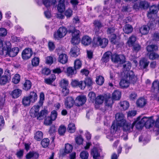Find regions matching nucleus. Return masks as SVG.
Returning <instances> with one entry per match:
<instances>
[{"label": "nucleus", "mask_w": 159, "mask_h": 159, "mask_svg": "<svg viewBox=\"0 0 159 159\" xmlns=\"http://www.w3.org/2000/svg\"><path fill=\"white\" fill-rule=\"evenodd\" d=\"M39 58L35 57L32 60V64L34 66H36L39 65Z\"/></svg>", "instance_id": "nucleus-57"}, {"label": "nucleus", "mask_w": 159, "mask_h": 159, "mask_svg": "<svg viewBox=\"0 0 159 159\" xmlns=\"http://www.w3.org/2000/svg\"><path fill=\"white\" fill-rule=\"evenodd\" d=\"M10 72L8 69L6 70L5 71L4 75L0 77V84L4 85L10 80L11 77Z\"/></svg>", "instance_id": "nucleus-7"}, {"label": "nucleus", "mask_w": 159, "mask_h": 159, "mask_svg": "<svg viewBox=\"0 0 159 159\" xmlns=\"http://www.w3.org/2000/svg\"><path fill=\"white\" fill-rule=\"evenodd\" d=\"M104 80L103 77L102 76H99L96 77V81L97 83L100 85L102 84L104 82Z\"/></svg>", "instance_id": "nucleus-48"}, {"label": "nucleus", "mask_w": 159, "mask_h": 159, "mask_svg": "<svg viewBox=\"0 0 159 159\" xmlns=\"http://www.w3.org/2000/svg\"><path fill=\"white\" fill-rule=\"evenodd\" d=\"M34 139L38 141H40L43 138V133L41 131H38L34 134Z\"/></svg>", "instance_id": "nucleus-37"}, {"label": "nucleus", "mask_w": 159, "mask_h": 159, "mask_svg": "<svg viewBox=\"0 0 159 159\" xmlns=\"http://www.w3.org/2000/svg\"><path fill=\"white\" fill-rule=\"evenodd\" d=\"M149 6V4L147 1H141L140 2L139 7L140 8L143 9H147L148 7Z\"/></svg>", "instance_id": "nucleus-36"}, {"label": "nucleus", "mask_w": 159, "mask_h": 159, "mask_svg": "<svg viewBox=\"0 0 159 159\" xmlns=\"http://www.w3.org/2000/svg\"><path fill=\"white\" fill-rule=\"evenodd\" d=\"M75 102L72 97H68L65 99L64 104L66 108H70L73 107Z\"/></svg>", "instance_id": "nucleus-14"}, {"label": "nucleus", "mask_w": 159, "mask_h": 159, "mask_svg": "<svg viewBox=\"0 0 159 159\" xmlns=\"http://www.w3.org/2000/svg\"><path fill=\"white\" fill-rule=\"evenodd\" d=\"M154 122V120L152 119L146 117H144L137 123L136 127L138 129H141L144 126L146 127L150 128L153 125Z\"/></svg>", "instance_id": "nucleus-4"}, {"label": "nucleus", "mask_w": 159, "mask_h": 159, "mask_svg": "<svg viewBox=\"0 0 159 159\" xmlns=\"http://www.w3.org/2000/svg\"><path fill=\"white\" fill-rule=\"evenodd\" d=\"M39 157V154L36 152H30L28 153L26 155V158L27 159H38Z\"/></svg>", "instance_id": "nucleus-27"}, {"label": "nucleus", "mask_w": 159, "mask_h": 159, "mask_svg": "<svg viewBox=\"0 0 159 159\" xmlns=\"http://www.w3.org/2000/svg\"><path fill=\"white\" fill-rule=\"evenodd\" d=\"M69 82L66 79H63L60 81L59 85L62 88L67 87Z\"/></svg>", "instance_id": "nucleus-34"}, {"label": "nucleus", "mask_w": 159, "mask_h": 159, "mask_svg": "<svg viewBox=\"0 0 159 159\" xmlns=\"http://www.w3.org/2000/svg\"><path fill=\"white\" fill-rule=\"evenodd\" d=\"M7 34V31L6 29L4 28H0V36L5 37Z\"/></svg>", "instance_id": "nucleus-53"}, {"label": "nucleus", "mask_w": 159, "mask_h": 159, "mask_svg": "<svg viewBox=\"0 0 159 159\" xmlns=\"http://www.w3.org/2000/svg\"><path fill=\"white\" fill-rule=\"evenodd\" d=\"M28 97L32 102H34L37 100L38 98L36 93L34 92H31Z\"/></svg>", "instance_id": "nucleus-33"}, {"label": "nucleus", "mask_w": 159, "mask_h": 159, "mask_svg": "<svg viewBox=\"0 0 159 159\" xmlns=\"http://www.w3.org/2000/svg\"><path fill=\"white\" fill-rule=\"evenodd\" d=\"M93 24L95 25V30L96 32H98L100 28L102 27V24L101 22L99 21L96 20L94 21Z\"/></svg>", "instance_id": "nucleus-43"}, {"label": "nucleus", "mask_w": 159, "mask_h": 159, "mask_svg": "<svg viewBox=\"0 0 159 159\" xmlns=\"http://www.w3.org/2000/svg\"><path fill=\"white\" fill-rule=\"evenodd\" d=\"M133 30V28L132 26L129 24L125 25L123 29L124 32L127 34L131 33Z\"/></svg>", "instance_id": "nucleus-32"}, {"label": "nucleus", "mask_w": 159, "mask_h": 159, "mask_svg": "<svg viewBox=\"0 0 159 159\" xmlns=\"http://www.w3.org/2000/svg\"><path fill=\"white\" fill-rule=\"evenodd\" d=\"M159 57V55L157 53L154 52H151L149 55V58L152 60L157 59Z\"/></svg>", "instance_id": "nucleus-46"}, {"label": "nucleus", "mask_w": 159, "mask_h": 159, "mask_svg": "<svg viewBox=\"0 0 159 159\" xmlns=\"http://www.w3.org/2000/svg\"><path fill=\"white\" fill-rule=\"evenodd\" d=\"M146 50L149 52H152L156 51L158 50L157 45L155 44L149 45L146 47Z\"/></svg>", "instance_id": "nucleus-26"}, {"label": "nucleus", "mask_w": 159, "mask_h": 159, "mask_svg": "<svg viewBox=\"0 0 159 159\" xmlns=\"http://www.w3.org/2000/svg\"><path fill=\"white\" fill-rule=\"evenodd\" d=\"M66 130V128L65 126L63 125H61L58 129L59 134L61 136L64 135Z\"/></svg>", "instance_id": "nucleus-41"}, {"label": "nucleus", "mask_w": 159, "mask_h": 159, "mask_svg": "<svg viewBox=\"0 0 159 159\" xmlns=\"http://www.w3.org/2000/svg\"><path fill=\"white\" fill-rule=\"evenodd\" d=\"M83 139L81 135H80L75 138L76 143L78 144H82L83 141Z\"/></svg>", "instance_id": "nucleus-59"}, {"label": "nucleus", "mask_w": 159, "mask_h": 159, "mask_svg": "<svg viewBox=\"0 0 159 159\" xmlns=\"http://www.w3.org/2000/svg\"><path fill=\"white\" fill-rule=\"evenodd\" d=\"M149 30L150 28L148 26L144 25L140 28V32L142 34H146L148 33Z\"/></svg>", "instance_id": "nucleus-30"}, {"label": "nucleus", "mask_w": 159, "mask_h": 159, "mask_svg": "<svg viewBox=\"0 0 159 159\" xmlns=\"http://www.w3.org/2000/svg\"><path fill=\"white\" fill-rule=\"evenodd\" d=\"M30 102H31L28 96L24 97L22 99V104L24 106L30 105Z\"/></svg>", "instance_id": "nucleus-38"}, {"label": "nucleus", "mask_w": 159, "mask_h": 159, "mask_svg": "<svg viewBox=\"0 0 159 159\" xmlns=\"http://www.w3.org/2000/svg\"><path fill=\"white\" fill-rule=\"evenodd\" d=\"M73 149V147L72 145L67 144L65 145V149L64 152L66 153H70Z\"/></svg>", "instance_id": "nucleus-49"}, {"label": "nucleus", "mask_w": 159, "mask_h": 159, "mask_svg": "<svg viewBox=\"0 0 159 159\" xmlns=\"http://www.w3.org/2000/svg\"><path fill=\"white\" fill-rule=\"evenodd\" d=\"M120 107L121 110H127L129 106V103L126 101L120 102Z\"/></svg>", "instance_id": "nucleus-31"}, {"label": "nucleus", "mask_w": 159, "mask_h": 159, "mask_svg": "<svg viewBox=\"0 0 159 159\" xmlns=\"http://www.w3.org/2000/svg\"><path fill=\"white\" fill-rule=\"evenodd\" d=\"M124 115L121 113H117L115 115V118L118 122V124L120 126H122L125 122V120L124 119Z\"/></svg>", "instance_id": "nucleus-16"}, {"label": "nucleus", "mask_w": 159, "mask_h": 159, "mask_svg": "<svg viewBox=\"0 0 159 159\" xmlns=\"http://www.w3.org/2000/svg\"><path fill=\"white\" fill-rule=\"evenodd\" d=\"M19 51V49L18 47H15L8 50L7 54L10 57H14L17 54Z\"/></svg>", "instance_id": "nucleus-20"}, {"label": "nucleus", "mask_w": 159, "mask_h": 159, "mask_svg": "<svg viewBox=\"0 0 159 159\" xmlns=\"http://www.w3.org/2000/svg\"><path fill=\"white\" fill-rule=\"evenodd\" d=\"M53 62V57L51 56H48L46 58V63L47 64L51 65Z\"/></svg>", "instance_id": "nucleus-60"}, {"label": "nucleus", "mask_w": 159, "mask_h": 159, "mask_svg": "<svg viewBox=\"0 0 159 159\" xmlns=\"http://www.w3.org/2000/svg\"><path fill=\"white\" fill-rule=\"evenodd\" d=\"M104 99L105 97L103 96H98L95 99V103L98 104H102L103 102Z\"/></svg>", "instance_id": "nucleus-42"}, {"label": "nucleus", "mask_w": 159, "mask_h": 159, "mask_svg": "<svg viewBox=\"0 0 159 159\" xmlns=\"http://www.w3.org/2000/svg\"><path fill=\"white\" fill-rule=\"evenodd\" d=\"M67 32V30L65 27H60L57 31V32L54 33V37L57 39L62 38L66 35Z\"/></svg>", "instance_id": "nucleus-8"}, {"label": "nucleus", "mask_w": 159, "mask_h": 159, "mask_svg": "<svg viewBox=\"0 0 159 159\" xmlns=\"http://www.w3.org/2000/svg\"><path fill=\"white\" fill-rule=\"evenodd\" d=\"M151 91L152 92L157 94L159 92V81H154L152 84Z\"/></svg>", "instance_id": "nucleus-17"}, {"label": "nucleus", "mask_w": 159, "mask_h": 159, "mask_svg": "<svg viewBox=\"0 0 159 159\" xmlns=\"http://www.w3.org/2000/svg\"><path fill=\"white\" fill-rule=\"evenodd\" d=\"M62 89L61 92L63 96L65 97L69 93V90L68 87Z\"/></svg>", "instance_id": "nucleus-61"}, {"label": "nucleus", "mask_w": 159, "mask_h": 159, "mask_svg": "<svg viewBox=\"0 0 159 159\" xmlns=\"http://www.w3.org/2000/svg\"><path fill=\"white\" fill-rule=\"evenodd\" d=\"M149 63V61H147L145 58L141 59L139 62V66L142 69H146L148 66Z\"/></svg>", "instance_id": "nucleus-24"}, {"label": "nucleus", "mask_w": 159, "mask_h": 159, "mask_svg": "<svg viewBox=\"0 0 159 159\" xmlns=\"http://www.w3.org/2000/svg\"><path fill=\"white\" fill-rule=\"evenodd\" d=\"M56 79V76L54 75H52L51 77L45 79V82L48 84H51Z\"/></svg>", "instance_id": "nucleus-39"}, {"label": "nucleus", "mask_w": 159, "mask_h": 159, "mask_svg": "<svg viewBox=\"0 0 159 159\" xmlns=\"http://www.w3.org/2000/svg\"><path fill=\"white\" fill-rule=\"evenodd\" d=\"M20 80V75L18 74L15 75L14 78L12 79V81L15 84H18Z\"/></svg>", "instance_id": "nucleus-54"}, {"label": "nucleus", "mask_w": 159, "mask_h": 159, "mask_svg": "<svg viewBox=\"0 0 159 159\" xmlns=\"http://www.w3.org/2000/svg\"><path fill=\"white\" fill-rule=\"evenodd\" d=\"M108 41L105 38H101L100 37H98L93 39V45L94 46H100L102 48H104L107 45Z\"/></svg>", "instance_id": "nucleus-5"}, {"label": "nucleus", "mask_w": 159, "mask_h": 159, "mask_svg": "<svg viewBox=\"0 0 159 159\" xmlns=\"http://www.w3.org/2000/svg\"><path fill=\"white\" fill-rule=\"evenodd\" d=\"M102 152L101 149L94 148L91 150V154L93 158H99L100 156V153Z\"/></svg>", "instance_id": "nucleus-21"}, {"label": "nucleus", "mask_w": 159, "mask_h": 159, "mask_svg": "<svg viewBox=\"0 0 159 159\" xmlns=\"http://www.w3.org/2000/svg\"><path fill=\"white\" fill-rule=\"evenodd\" d=\"M86 98L85 96L80 95L77 97L75 101L76 106L80 107L82 106L86 102Z\"/></svg>", "instance_id": "nucleus-10"}, {"label": "nucleus", "mask_w": 159, "mask_h": 159, "mask_svg": "<svg viewBox=\"0 0 159 159\" xmlns=\"http://www.w3.org/2000/svg\"><path fill=\"white\" fill-rule=\"evenodd\" d=\"M11 48V43L9 41H6L5 42L4 46L1 50H0V55H2L7 54L8 51L10 50Z\"/></svg>", "instance_id": "nucleus-12"}, {"label": "nucleus", "mask_w": 159, "mask_h": 159, "mask_svg": "<svg viewBox=\"0 0 159 159\" xmlns=\"http://www.w3.org/2000/svg\"><path fill=\"white\" fill-rule=\"evenodd\" d=\"M22 92L21 90L19 89H16L14 90L11 92V95L13 98H16L20 96Z\"/></svg>", "instance_id": "nucleus-25"}, {"label": "nucleus", "mask_w": 159, "mask_h": 159, "mask_svg": "<svg viewBox=\"0 0 159 159\" xmlns=\"http://www.w3.org/2000/svg\"><path fill=\"white\" fill-rule=\"evenodd\" d=\"M147 103V100L143 98H139L136 102L137 106L140 107H143L146 105Z\"/></svg>", "instance_id": "nucleus-23"}, {"label": "nucleus", "mask_w": 159, "mask_h": 159, "mask_svg": "<svg viewBox=\"0 0 159 159\" xmlns=\"http://www.w3.org/2000/svg\"><path fill=\"white\" fill-rule=\"evenodd\" d=\"M75 69L76 70L77 69H80L82 63L79 59L76 60L74 63Z\"/></svg>", "instance_id": "nucleus-51"}, {"label": "nucleus", "mask_w": 159, "mask_h": 159, "mask_svg": "<svg viewBox=\"0 0 159 159\" xmlns=\"http://www.w3.org/2000/svg\"><path fill=\"white\" fill-rule=\"evenodd\" d=\"M68 131L70 133H74L75 130V125L73 123L69 124L67 128Z\"/></svg>", "instance_id": "nucleus-45"}, {"label": "nucleus", "mask_w": 159, "mask_h": 159, "mask_svg": "<svg viewBox=\"0 0 159 159\" xmlns=\"http://www.w3.org/2000/svg\"><path fill=\"white\" fill-rule=\"evenodd\" d=\"M137 78L132 71L126 72L124 75V78L122 79L120 82V85L122 88H127L130 83L133 84L136 83Z\"/></svg>", "instance_id": "nucleus-1"}, {"label": "nucleus", "mask_w": 159, "mask_h": 159, "mask_svg": "<svg viewBox=\"0 0 159 159\" xmlns=\"http://www.w3.org/2000/svg\"><path fill=\"white\" fill-rule=\"evenodd\" d=\"M39 97L40 99L39 101V104L41 106L42 105L43 103V101L44 100V95L43 92L40 93Z\"/></svg>", "instance_id": "nucleus-62"}, {"label": "nucleus", "mask_w": 159, "mask_h": 159, "mask_svg": "<svg viewBox=\"0 0 159 159\" xmlns=\"http://www.w3.org/2000/svg\"><path fill=\"white\" fill-rule=\"evenodd\" d=\"M121 94L120 92L116 90L112 93L111 98V95L109 94L108 95H106L105 97L106 106L111 107L114 101L120 99L121 97Z\"/></svg>", "instance_id": "nucleus-3"}, {"label": "nucleus", "mask_w": 159, "mask_h": 159, "mask_svg": "<svg viewBox=\"0 0 159 159\" xmlns=\"http://www.w3.org/2000/svg\"><path fill=\"white\" fill-rule=\"evenodd\" d=\"M131 64L130 62H127L125 64L123 65L124 70L123 72L124 75H125V73L127 71H129V70L131 68Z\"/></svg>", "instance_id": "nucleus-44"}, {"label": "nucleus", "mask_w": 159, "mask_h": 159, "mask_svg": "<svg viewBox=\"0 0 159 159\" xmlns=\"http://www.w3.org/2000/svg\"><path fill=\"white\" fill-rule=\"evenodd\" d=\"M135 125V123L133 122L132 124L130 122L125 123L122 125L123 129L127 132L129 133L133 131V128Z\"/></svg>", "instance_id": "nucleus-11"}, {"label": "nucleus", "mask_w": 159, "mask_h": 159, "mask_svg": "<svg viewBox=\"0 0 159 159\" xmlns=\"http://www.w3.org/2000/svg\"><path fill=\"white\" fill-rule=\"evenodd\" d=\"M33 54V52L31 49L30 48H26L22 52V57L24 60H27L29 59Z\"/></svg>", "instance_id": "nucleus-9"}, {"label": "nucleus", "mask_w": 159, "mask_h": 159, "mask_svg": "<svg viewBox=\"0 0 159 159\" xmlns=\"http://www.w3.org/2000/svg\"><path fill=\"white\" fill-rule=\"evenodd\" d=\"M57 113L56 111L53 110L52 111L50 117L52 120H55L57 118Z\"/></svg>", "instance_id": "nucleus-63"}, {"label": "nucleus", "mask_w": 159, "mask_h": 159, "mask_svg": "<svg viewBox=\"0 0 159 159\" xmlns=\"http://www.w3.org/2000/svg\"><path fill=\"white\" fill-rule=\"evenodd\" d=\"M31 86L32 84L30 81L28 80H26L23 84V89L27 91L30 89Z\"/></svg>", "instance_id": "nucleus-35"}, {"label": "nucleus", "mask_w": 159, "mask_h": 159, "mask_svg": "<svg viewBox=\"0 0 159 159\" xmlns=\"http://www.w3.org/2000/svg\"><path fill=\"white\" fill-rule=\"evenodd\" d=\"M75 34H72V38L71 39V42L73 45H75L79 43L80 41V31L76 32Z\"/></svg>", "instance_id": "nucleus-13"}, {"label": "nucleus", "mask_w": 159, "mask_h": 159, "mask_svg": "<svg viewBox=\"0 0 159 159\" xmlns=\"http://www.w3.org/2000/svg\"><path fill=\"white\" fill-rule=\"evenodd\" d=\"M93 83L92 79L90 77H87L85 79L84 82H83V84H85V86L87 85L89 87L91 86Z\"/></svg>", "instance_id": "nucleus-40"}, {"label": "nucleus", "mask_w": 159, "mask_h": 159, "mask_svg": "<svg viewBox=\"0 0 159 159\" xmlns=\"http://www.w3.org/2000/svg\"><path fill=\"white\" fill-rule=\"evenodd\" d=\"M76 73V70L72 67H68L66 69V74L69 76L71 77L73 75H75Z\"/></svg>", "instance_id": "nucleus-29"}, {"label": "nucleus", "mask_w": 159, "mask_h": 159, "mask_svg": "<svg viewBox=\"0 0 159 159\" xmlns=\"http://www.w3.org/2000/svg\"><path fill=\"white\" fill-rule=\"evenodd\" d=\"M133 46V50L136 52H138L141 49V46L139 44H135Z\"/></svg>", "instance_id": "nucleus-64"}, {"label": "nucleus", "mask_w": 159, "mask_h": 159, "mask_svg": "<svg viewBox=\"0 0 159 159\" xmlns=\"http://www.w3.org/2000/svg\"><path fill=\"white\" fill-rule=\"evenodd\" d=\"M136 40V37L134 35H132L130 37L127 43L129 46L133 45V44Z\"/></svg>", "instance_id": "nucleus-47"}, {"label": "nucleus", "mask_w": 159, "mask_h": 159, "mask_svg": "<svg viewBox=\"0 0 159 159\" xmlns=\"http://www.w3.org/2000/svg\"><path fill=\"white\" fill-rule=\"evenodd\" d=\"M41 143L43 147L46 148L49 144V140L48 138L44 139L41 141Z\"/></svg>", "instance_id": "nucleus-50"}, {"label": "nucleus", "mask_w": 159, "mask_h": 159, "mask_svg": "<svg viewBox=\"0 0 159 159\" xmlns=\"http://www.w3.org/2000/svg\"><path fill=\"white\" fill-rule=\"evenodd\" d=\"M77 31H80L79 30H77L75 29L73 26H70L68 27V29L67 30V32L69 33H71L72 35L73 34H75V33Z\"/></svg>", "instance_id": "nucleus-56"}, {"label": "nucleus", "mask_w": 159, "mask_h": 159, "mask_svg": "<svg viewBox=\"0 0 159 159\" xmlns=\"http://www.w3.org/2000/svg\"><path fill=\"white\" fill-rule=\"evenodd\" d=\"M58 3L57 6L58 11L60 13H62L65 9V0H58Z\"/></svg>", "instance_id": "nucleus-18"}, {"label": "nucleus", "mask_w": 159, "mask_h": 159, "mask_svg": "<svg viewBox=\"0 0 159 159\" xmlns=\"http://www.w3.org/2000/svg\"><path fill=\"white\" fill-rule=\"evenodd\" d=\"M80 50L79 48L76 46L72 47L70 51V56L73 57H77L79 54Z\"/></svg>", "instance_id": "nucleus-19"}, {"label": "nucleus", "mask_w": 159, "mask_h": 159, "mask_svg": "<svg viewBox=\"0 0 159 159\" xmlns=\"http://www.w3.org/2000/svg\"><path fill=\"white\" fill-rule=\"evenodd\" d=\"M40 107V106L38 105L33 106L30 110V113L32 117H37V120H41L43 119L48 115V111L44 109L39 112Z\"/></svg>", "instance_id": "nucleus-2"}, {"label": "nucleus", "mask_w": 159, "mask_h": 159, "mask_svg": "<svg viewBox=\"0 0 159 159\" xmlns=\"http://www.w3.org/2000/svg\"><path fill=\"white\" fill-rule=\"evenodd\" d=\"M68 61V57L65 54H60L58 57V61L62 64L66 63Z\"/></svg>", "instance_id": "nucleus-22"}, {"label": "nucleus", "mask_w": 159, "mask_h": 159, "mask_svg": "<svg viewBox=\"0 0 159 159\" xmlns=\"http://www.w3.org/2000/svg\"><path fill=\"white\" fill-rule=\"evenodd\" d=\"M70 84L73 87H78L81 89H84L85 87V84H83V81L76 80H72Z\"/></svg>", "instance_id": "nucleus-15"}, {"label": "nucleus", "mask_w": 159, "mask_h": 159, "mask_svg": "<svg viewBox=\"0 0 159 159\" xmlns=\"http://www.w3.org/2000/svg\"><path fill=\"white\" fill-rule=\"evenodd\" d=\"M158 7L155 5L151 6L150 7L149 11L153 14H156L157 12Z\"/></svg>", "instance_id": "nucleus-55"}, {"label": "nucleus", "mask_w": 159, "mask_h": 159, "mask_svg": "<svg viewBox=\"0 0 159 159\" xmlns=\"http://www.w3.org/2000/svg\"><path fill=\"white\" fill-rule=\"evenodd\" d=\"M64 14L67 18H70L73 15V11L71 9L68 8L65 11Z\"/></svg>", "instance_id": "nucleus-52"}, {"label": "nucleus", "mask_w": 159, "mask_h": 159, "mask_svg": "<svg viewBox=\"0 0 159 159\" xmlns=\"http://www.w3.org/2000/svg\"><path fill=\"white\" fill-rule=\"evenodd\" d=\"M112 61L115 63L122 64L125 62V57L122 55L114 54L111 56Z\"/></svg>", "instance_id": "nucleus-6"}, {"label": "nucleus", "mask_w": 159, "mask_h": 159, "mask_svg": "<svg viewBox=\"0 0 159 159\" xmlns=\"http://www.w3.org/2000/svg\"><path fill=\"white\" fill-rule=\"evenodd\" d=\"M80 156L82 159H87L89 156V153L86 151H82L80 153Z\"/></svg>", "instance_id": "nucleus-58"}, {"label": "nucleus", "mask_w": 159, "mask_h": 159, "mask_svg": "<svg viewBox=\"0 0 159 159\" xmlns=\"http://www.w3.org/2000/svg\"><path fill=\"white\" fill-rule=\"evenodd\" d=\"M91 41V39L89 36H85L83 37L81 42L84 45L88 46L90 44Z\"/></svg>", "instance_id": "nucleus-28"}]
</instances>
